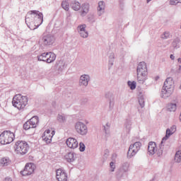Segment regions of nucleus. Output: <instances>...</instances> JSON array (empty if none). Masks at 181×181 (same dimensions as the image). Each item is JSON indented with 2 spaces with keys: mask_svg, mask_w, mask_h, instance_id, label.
<instances>
[{
  "mask_svg": "<svg viewBox=\"0 0 181 181\" xmlns=\"http://www.w3.org/2000/svg\"><path fill=\"white\" fill-rule=\"evenodd\" d=\"M37 124H39V117L34 116L24 123L23 128L25 131H28V129H30V128H36Z\"/></svg>",
  "mask_w": 181,
  "mask_h": 181,
  "instance_id": "obj_9",
  "label": "nucleus"
},
{
  "mask_svg": "<svg viewBox=\"0 0 181 181\" xmlns=\"http://www.w3.org/2000/svg\"><path fill=\"white\" fill-rule=\"evenodd\" d=\"M47 56V52H44L42 54L37 56V60L39 62H46Z\"/></svg>",
  "mask_w": 181,
  "mask_h": 181,
  "instance_id": "obj_34",
  "label": "nucleus"
},
{
  "mask_svg": "<svg viewBox=\"0 0 181 181\" xmlns=\"http://www.w3.org/2000/svg\"><path fill=\"white\" fill-rule=\"evenodd\" d=\"M103 127L105 134L108 135V134H110V128L111 127V124L107 122L105 126H103Z\"/></svg>",
  "mask_w": 181,
  "mask_h": 181,
  "instance_id": "obj_36",
  "label": "nucleus"
},
{
  "mask_svg": "<svg viewBox=\"0 0 181 181\" xmlns=\"http://www.w3.org/2000/svg\"><path fill=\"white\" fill-rule=\"evenodd\" d=\"M175 160L177 163H180V162H181V151H178L175 153Z\"/></svg>",
  "mask_w": 181,
  "mask_h": 181,
  "instance_id": "obj_35",
  "label": "nucleus"
},
{
  "mask_svg": "<svg viewBox=\"0 0 181 181\" xmlns=\"http://www.w3.org/2000/svg\"><path fill=\"white\" fill-rule=\"evenodd\" d=\"M128 86L132 90H135V88H136V82L128 81Z\"/></svg>",
  "mask_w": 181,
  "mask_h": 181,
  "instance_id": "obj_40",
  "label": "nucleus"
},
{
  "mask_svg": "<svg viewBox=\"0 0 181 181\" xmlns=\"http://www.w3.org/2000/svg\"><path fill=\"white\" fill-rule=\"evenodd\" d=\"M137 81L139 84H144L148 80V67L145 62H140L136 68Z\"/></svg>",
  "mask_w": 181,
  "mask_h": 181,
  "instance_id": "obj_2",
  "label": "nucleus"
},
{
  "mask_svg": "<svg viewBox=\"0 0 181 181\" xmlns=\"http://www.w3.org/2000/svg\"><path fill=\"white\" fill-rule=\"evenodd\" d=\"M56 177L58 181H67V173L62 168L56 170Z\"/></svg>",
  "mask_w": 181,
  "mask_h": 181,
  "instance_id": "obj_13",
  "label": "nucleus"
},
{
  "mask_svg": "<svg viewBox=\"0 0 181 181\" xmlns=\"http://www.w3.org/2000/svg\"><path fill=\"white\" fill-rule=\"evenodd\" d=\"M62 6L63 9H64V11H69V2L66 1H62Z\"/></svg>",
  "mask_w": 181,
  "mask_h": 181,
  "instance_id": "obj_38",
  "label": "nucleus"
},
{
  "mask_svg": "<svg viewBox=\"0 0 181 181\" xmlns=\"http://www.w3.org/2000/svg\"><path fill=\"white\" fill-rule=\"evenodd\" d=\"M110 172H115V164H114V162H111L110 163Z\"/></svg>",
  "mask_w": 181,
  "mask_h": 181,
  "instance_id": "obj_44",
  "label": "nucleus"
},
{
  "mask_svg": "<svg viewBox=\"0 0 181 181\" xmlns=\"http://www.w3.org/2000/svg\"><path fill=\"white\" fill-rule=\"evenodd\" d=\"M125 171H123L120 168L116 172V176L117 179H121L122 177H124V175H125Z\"/></svg>",
  "mask_w": 181,
  "mask_h": 181,
  "instance_id": "obj_32",
  "label": "nucleus"
},
{
  "mask_svg": "<svg viewBox=\"0 0 181 181\" xmlns=\"http://www.w3.org/2000/svg\"><path fill=\"white\" fill-rule=\"evenodd\" d=\"M71 6L74 11H80L81 8V4L78 1H73L71 3Z\"/></svg>",
  "mask_w": 181,
  "mask_h": 181,
  "instance_id": "obj_24",
  "label": "nucleus"
},
{
  "mask_svg": "<svg viewBox=\"0 0 181 181\" xmlns=\"http://www.w3.org/2000/svg\"><path fill=\"white\" fill-rule=\"evenodd\" d=\"M66 144L68 146V148H70L71 149H76L78 146V142L77 140L74 138L69 137L66 141Z\"/></svg>",
  "mask_w": 181,
  "mask_h": 181,
  "instance_id": "obj_15",
  "label": "nucleus"
},
{
  "mask_svg": "<svg viewBox=\"0 0 181 181\" xmlns=\"http://www.w3.org/2000/svg\"><path fill=\"white\" fill-rule=\"evenodd\" d=\"M177 62H178V63H181V58H178Z\"/></svg>",
  "mask_w": 181,
  "mask_h": 181,
  "instance_id": "obj_48",
  "label": "nucleus"
},
{
  "mask_svg": "<svg viewBox=\"0 0 181 181\" xmlns=\"http://www.w3.org/2000/svg\"><path fill=\"white\" fill-rule=\"evenodd\" d=\"M79 151L81 152H84L86 151V145H84V143H80L79 144Z\"/></svg>",
  "mask_w": 181,
  "mask_h": 181,
  "instance_id": "obj_41",
  "label": "nucleus"
},
{
  "mask_svg": "<svg viewBox=\"0 0 181 181\" xmlns=\"http://www.w3.org/2000/svg\"><path fill=\"white\" fill-rule=\"evenodd\" d=\"M88 11H90V4L86 3L82 5V11L81 12V16H86L87 13H88Z\"/></svg>",
  "mask_w": 181,
  "mask_h": 181,
  "instance_id": "obj_20",
  "label": "nucleus"
},
{
  "mask_svg": "<svg viewBox=\"0 0 181 181\" xmlns=\"http://www.w3.org/2000/svg\"><path fill=\"white\" fill-rule=\"evenodd\" d=\"M54 42H56V38L51 34L44 35L41 39L42 45H43V46H47V47L53 46Z\"/></svg>",
  "mask_w": 181,
  "mask_h": 181,
  "instance_id": "obj_8",
  "label": "nucleus"
},
{
  "mask_svg": "<svg viewBox=\"0 0 181 181\" xmlns=\"http://www.w3.org/2000/svg\"><path fill=\"white\" fill-rule=\"evenodd\" d=\"M32 28V27H31ZM33 29H31V30H35V29H36V28H32Z\"/></svg>",
  "mask_w": 181,
  "mask_h": 181,
  "instance_id": "obj_49",
  "label": "nucleus"
},
{
  "mask_svg": "<svg viewBox=\"0 0 181 181\" xmlns=\"http://www.w3.org/2000/svg\"><path fill=\"white\" fill-rule=\"evenodd\" d=\"M161 39H170V33L169 32H164L163 35H161Z\"/></svg>",
  "mask_w": 181,
  "mask_h": 181,
  "instance_id": "obj_39",
  "label": "nucleus"
},
{
  "mask_svg": "<svg viewBox=\"0 0 181 181\" xmlns=\"http://www.w3.org/2000/svg\"><path fill=\"white\" fill-rule=\"evenodd\" d=\"M12 104L18 110H23L28 105V96H22L21 94L16 95L13 98Z\"/></svg>",
  "mask_w": 181,
  "mask_h": 181,
  "instance_id": "obj_4",
  "label": "nucleus"
},
{
  "mask_svg": "<svg viewBox=\"0 0 181 181\" xmlns=\"http://www.w3.org/2000/svg\"><path fill=\"white\" fill-rule=\"evenodd\" d=\"M119 169L127 173L129 170V163H124L123 164H122Z\"/></svg>",
  "mask_w": 181,
  "mask_h": 181,
  "instance_id": "obj_29",
  "label": "nucleus"
},
{
  "mask_svg": "<svg viewBox=\"0 0 181 181\" xmlns=\"http://www.w3.org/2000/svg\"><path fill=\"white\" fill-rule=\"evenodd\" d=\"M163 144V139L161 141L159 148H156V152L157 153L158 156H162V155H163V151L165 149V147Z\"/></svg>",
  "mask_w": 181,
  "mask_h": 181,
  "instance_id": "obj_23",
  "label": "nucleus"
},
{
  "mask_svg": "<svg viewBox=\"0 0 181 181\" xmlns=\"http://www.w3.org/2000/svg\"><path fill=\"white\" fill-rule=\"evenodd\" d=\"M97 13L98 16H102V15L105 13V2L103 1H100L98 4Z\"/></svg>",
  "mask_w": 181,
  "mask_h": 181,
  "instance_id": "obj_16",
  "label": "nucleus"
},
{
  "mask_svg": "<svg viewBox=\"0 0 181 181\" xmlns=\"http://www.w3.org/2000/svg\"><path fill=\"white\" fill-rule=\"evenodd\" d=\"M141 146H142V144L139 141H136L134 144H131L127 152V158L131 159V158L135 156V155L139 152Z\"/></svg>",
  "mask_w": 181,
  "mask_h": 181,
  "instance_id": "obj_7",
  "label": "nucleus"
},
{
  "mask_svg": "<svg viewBox=\"0 0 181 181\" xmlns=\"http://www.w3.org/2000/svg\"><path fill=\"white\" fill-rule=\"evenodd\" d=\"M176 132V125H173L170 128L166 129L165 136L163 138V141H167L170 138L171 135H173Z\"/></svg>",
  "mask_w": 181,
  "mask_h": 181,
  "instance_id": "obj_17",
  "label": "nucleus"
},
{
  "mask_svg": "<svg viewBox=\"0 0 181 181\" xmlns=\"http://www.w3.org/2000/svg\"><path fill=\"white\" fill-rule=\"evenodd\" d=\"M174 84L175 81H173V78L168 77L166 78L161 91V97L163 98H168V97L172 95L174 90Z\"/></svg>",
  "mask_w": 181,
  "mask_h": 181,
  "instance_id": "obj_3",
  "label": "nucleus"
},
{
  "mask_svg": "<svg viewBox=\"0 0 181 181\" xmlns=\"http://www.w3.org/2000/svg\"><path fill=\"white\" fill-rule=\"evenodd\" d=\"M179 70L180 71L181 70V66L180 65L179 66Z\"/></svg>",
  "mask_w": 181,
  "mask_h": 181,
  "instance_id": "obj_50",
  "label": "nucleus"
},
{
  "mask_svg": "<svg viewBox=\"0 0 181 181\" xmlns=\"http://www.w3.org/2000/svg\"><path fill=\"white\" fill-rule=\"evenodd\" d=\"M139 103L141 108L145 107V99L144 98V96L139 98Z\"/></svg>",
  "mask_w": 181,
  "mask_h": 181,
  "instance_id": "obj_37",
  "label": "nucleus"
},
{
  "mask_svg": "<svg viewBox=\"0 0 181 181\" xmlns=\"http://www.w3.org/2000/svg\"><path fill=\"white\" fill-rule=\"evenodd\" d=\"M35 18V22H37V26H40L43 23V13L39 12V11H31L28 12L25 16V23L29 29H33L30 26L33 25V18Z\"/></svg>",
  "mask_w": 181,
  "mask_h": 181,
  "instance_id": "obj_1",
  "label": "nucleus"
},
{
  "mask_svg": "<svg viewBox=\"0 0 181 181\" xmlns=\"http://www.w3.org/2000/svg\"><path fill=\"white\" fill-rule=\"evenodd\" d=\"M42 141H44L45 144H50V142H52V140H50V139L45 136H42Z\"/></svg>",
  "mask_w": 181,
  "mask_h": 181,
  "instance_id": "obj_43",
  "label": "nucleus"
},
{
  "mask_svg": "<svg viewBox=\"0 0 181 181\" xmlns=\"http://www.w3.org/2000/svg\"><path fill=\"white\" fill-rule=\"evenodd\" d=\"M15 139V134L11 131H4L0 134V144L1 145H8L13 142Z\"/></svg>",
  "mask_w": 181,
  "mask_h": 181,
  "instance_id": "obj_6",
  "label": "nucleus"
},
{
  "mask_svg": "<svg viewBox=\"0 0 181 181\" xmlns=\"http://www.w3.org/2000/svg\"><path fill=\"white\" fill-rule=\"evenodd\" d=\"M65 159L67 162H74L76 160V153L73 152L68 153L65 155Z\"/></svg>",
  "mask_w": 181,
  "mask_h": 181,
  "instance_id": "obj_21",
  "label": "nucleus"
},
{
  "mask_svg": "<svg viewBox=\"0 0 181 181\" xmlns=\"http://www.w3.org/2000/svg\"><path fill=\"white\" fill-rule=\"evenodd\" d=\"M170 59H171V60H175V56L173 54H170Z\"/></svg>",
  "mask_w": 181,
  "mask_h": 181,
  "instance_id": "obj_47",
  "label": "nucleus"
},
{
  "mask_svg": "<svg viewBox=\"0 0 181 181\" xmlns=\"http://www.w3.org/2000/svg\"><path fill=\"white\" fill-rule=\"evenodd\" d=\"M4 181H12V178H11V177H6L4 179Z\"/></svg>",
  "mask_w": 181,
  "mask_h": 181,
  "instance_id": "obj_46",
  "label": "nucleus"
},
{
  "mask_svg": "<svg viewBox=\"0 0 181 181\" xmlns=\"http://www.w3.org/2000/svg\"><path fill=\"white\" fill-rule=\"evenodd\" d=\"M54 135V131L51 132L49 129L46 130L43 134V136H45V138H48V139H50L51 141Z\"/></svg>",
  "mask_w": 181,
  "mask_h": 181,
  "instance_id": "obj_28",
  "label": "nucleus"
},
{
  "mask_svg": "<svg viewBox=\"0 0 181 181\" xmlns=\"http://www.w3.org/2000/svg\"><path fill=\"white\" fill-rule=\"evenodd\" d=\"M36 166L32 163H27L23 171L21 172L23 176H29L35 172Z\"/></svg>",
  "mask_w": 181,
  "mask_h": 181,
  "instance_id": "obj_11",
  "label": "nucleus"
},
{
  "mask_svg": "<svg viewBox=\"0 0 181 181\" xmlns=\"http://www.w3.org/2000/svg\"><path fill=\"white\" fill-rule=\"evenodd\" d=\"M75 129L79 135H87L88 132V129H87V125L81 122H77L75 124Z\"/></svg>",
  "mask_w": 181,
  "mask_h": 181,
  "instance_id": "obj_10",
  "label": "nucleus"
},
{
  "mask_svg": "<svg viewBox=\"0 0 181 181\" xmlns=\"http://www.w3.org/2000/svg\"><path fill=\"white\" fill-rule=\"evenodd\" d=\"M46 59H49V56H47V57H46Z\"/></svg>",
  "mask_w": 181,
  "mask_h": 181,
  "instance_id": "obj_52",
  "label": "nucleus"
},
{
  "mask_svg": "<svg viewBox=\"0 0 181 181\" xmlns=\"http://www.w3.org/2000/svg\"><path fill=\"white\" fill-rule=\"evenodd\" d=\"M124 127L125 128L126 132L129 134V132H131V129H132V120L126 119Z\"/></svg>",
  "mask_w": 181,
  "mask_h": 181,
  "instance_id": "obj_19",
  "label": "nucleus"
},
{
  "mask_svg": "<svg viewBox=\"0 0 181 181\" xmlns=\"http://www.w3.org/2000/svg\"><path fill=\"white\" fill-rule=\"evenodd\" d=\"M15 152L17 155H26L29 152V144L25 141H18L15 144Z\"/></svg>",
  "mask_w": 181,
  "mask_h": 181,
  "instance_id": "obj_5",
  "label": "nucleus"
},
{
  "mask_svg": "<svg viewBox=\"0 0 181 181\" xmlns=\"http://www.w3.org/2000/svg\"><path fill=\"white\" fill-rule=\"evenodd\" d=\"M158 79H159V76H157V77L156 78V80H158Z\"/></svg>",
  "mask_w": 181,
  "mask_h": 181,
  "instance_id": "obj_51",
  "label": "nucleus"
},
{
  "mask_svg": "<svg viewBox=\"0 0 181 181\" xmlns=\"http://www.w3.org/2000/svg\"><path fill=\"white\" fill-rule=\"evenodd\" d=\"M91 80V78L90 77V75L88 74H83L80 76L79 78V86H83V87H87L88 86V83H90V81Z\"/></svg>",
  "mask_w": 181,
  "mask_h": 181,
  "instance_id": "obj_14",
  "label": "nucleus"
},
{
  "mask_svg": "<svg viewBox=\"0 0 181 181\" xmlns=\"http://www.w3.org/2000/svg\"><path fill=\"white\" fill-rule=\"evenodd\" d=\"M156 143L150 141L148 146V155H155L156 153Z\"/></svg>",
  "mask_w": 181,
  "mask_h": 181,
  "instance_id": "obj_18",
  "label": "nucleus"
},
{
  "mask_svg": "<svg viewBox=\"0 0 181 181\" xmlns=\"http://www.w3.org/2000/svg\"><path fill=\"white\" fill-rule=\"evenodd\" d=\"M177 4H181V0H170V5H177Z\"/></svg>",
  "mask_w": 181,
  "mask_h": 181,
  "instance_id": "obj_42",
  "label": "nucleus"
},
{
  "mask_svg": "<svg viewBox=\"0 0 181 181\" xmlns=\"http://www.w3.org/2000/svg\"><path fill=\"white\" fill-rule=\"evenodd\" d=\"M57 67H58V70H59V71H63L66 67V62L62 59L59 60L57 64Z\"/></svg>",
  "mask_w": 181,
  "mask_h": 181,
  "instance_id": "obj_27",
  "label": "nucleus"
},
{
  "mask_svg": "<svg viewBox=\"0 0 181 181\" xmlns=\"http://www.w3.org/2000/svg\"><path fill=\"white\" fill-rule=\"evenodd\" d=\"M114 107V102L112 101H110V108L112 109V107Z\"/></svg>",
  "mask_w": 181,
  "mask_h": 181,
  "instance_id": "obj_45",
  "label": "nucleus"
},
{
  "mask_svg": "<svg viewBox=\"0 0 181 181\" xmlns=\"http://www.w3.org/2000/svg\"><path fill=\"white\" fill-rule=\"evenodd\" d=\"M47 56L49 57L46 59V63H53L56 60V55L53 52H47Z\"/></svg>",
  "mask_w": 181,
  "mask_h": 181,
  "instance_id": "obj_22",
  "label": "nucleus"
},
{
  "mask_svg": "<svg viewBox=\"0 0 181 181\" xmlns=\"http://www.w3.org/2000/svg\"><path fill=\"white\" fill-rule=\"evenodd\" d=\"M87 25L86 24H81L77 27V31L79 33L81 37L83 39H87L88 37V31L86 30Z\"/></svg>",
  "mask_w": 181,
  "mask_h": 181,
  "instance_id": "obj_12",
  "label": "nucleus"
},
{
  "mask_svg": "<svg viewBox=\"0 0 181 181\" xmlns=\"http://www.w3.org/2000/svg\"><path fill=\"white\" fill-rule=\"evenodd\" d=\"M114 60H115V54L114 52H110L109 54V63L111 66L114 64Z\"/></svg>",
  "mask_w": 181,
  "mask_h": 181,
  "instance_id": "obj_33",
  "label": "nucleus"
},
{
  "mask_svg": "<svg viewBox=\"0 0 181 181\" xmlns=\"http://www.w3.org/2000/svg\"><path fill=\"white\" fill-rule=\"evenodd\" d=\"M172 46L174 49H179L180 47V40L179 38L175 39L172 43Z\"/></svg>",
  "mask_w": 181,
  "mask_h": 181,
  "instance_id": "obj_30",
  "label": "nucleus"
},
{
  "mask_svg": "<svg viewBox=\"0 0 181 181\" xmlns=\"http://www.w3.org/2000/svg\"><path fill=\"white\" fill-rule=\"evenodd\" d=\"M180 89L181 90V85H180Z\"/></svg>",
  "mask_w": 181,
  "mask_h": 181,
  "instance_id": "obj_53",
  "label": "nucleus"
},
{
  "mask_svg": "<svg viewBox=\"0 0 181 181\" xmlns=\"http://www.w3.org/2000/svg\"><path fill=\"white\" fill-rule=\"evenodd\" d=\"M176 103H170L168 105V110L170 111V112H175L176 111Z\"/></svg>",
  "mask_w": 181,
  "mask_h": 181,
  "instance_id": "obj_31",
  "label": "nucleus"
},
{
  "mask_svg": "<svg viewBox=\"0 0 181 181\" xmlns=\"http://www.w3.org/2000/svg\"><path fill=\"white\" fill-rule=\"evenodd\" d=\"M0 165L1 166H8V165H11V159H9L8 157H4L1 159Z\"/></svg>",
  "mask_w": 181,
  "mask_h": 181,
  "instance_id": "obj_25",
  "label": "nucleus"
},
{
  "mask_svg": "<svg viewBox=\"0 0 181 181\" xmlns=\"http://www.w3.org/2000/svg\"><path fill=\"white\" fill-rule=\"evenodd\" d=\"M57 119L58 122H60V124H64V122H66L67 119L66 117V115L63 113H60V114H58L57 117Z\"/></svg>",
  "mask_w": 181,
  "mask_h": 181,
  "instance_id": "obj_26",
  "label": "nucleus"
}]
</instances>
